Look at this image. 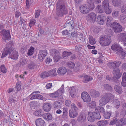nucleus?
<instances>
[{
    "instance_id": "obj_23",
    "label": "nucleus",
    "mask_w": 126,
    "mask_h": 126,
    "mask_svg": "<svg viewBox=\"0 0 126 126\" xmlns=\"http://www.w3.org/2000/svg\"><path fill=\"white\" fill-rule=\"evenodd\" d=\"M43 109L46 112L49 111L51 109V105L49 103H44L43 106Z\"/></svg>"
},
{
    "instance_id": "obj_45",
    "label": "nucleus",
    "mask_w": 126,
    "mask_h": 126,
    "mask_svg": "<svg viewBox=\"0 0 126 126\" xmlns=\"http://www.w3.org/2000/svg\"><path fill=\"white\" fill-rule=\"evenodd\" d=\"M54 105L55 106V108L56 109L60 108L62 106L61 103L57 101L54 102Z\"/></svg>"
},
{
    "instance_id": "obj_34",
    "label": "nucleus",
    "mask_w": 126,
    "mask_h": 126,
    "mask_svg": "<svg viewBox=\"0 0 126 126\" xmlns=\"http://www.w3.org/2000/svg\"><path fill=\"white\" fill-rule=\"evenodd\" d=\"M70 94L72 97H74L76 96V90L75 88L73 87H71L70 89Z\"/></svg>"
},
{
    "instance_id": "obj_29",
    "label": "nucleus",
    "mask_w": 126,
    "mask_h": 126,
    "mask_svg": "<svg viewBox=\"0 0 126 126\" xmlns=\"http://www.w3.org/2000/svg\"><path fill=\"white\" fill-rule=\"evenodd\" d=\"M112 105L115 108L117 109L120 107V102L117 99H115L113 101Z\"/></svg>"
},
{
    "instance_id": "obj_31",
    "label": "nucleus",
    "mask_w": 126,
    "mask_h": 126,
    "mask_svg": "<svg viewBox=\"0 0 126 126\" xmlns=\"http://www.w3.org/2000/svg\"><path fill=\"white\" fill-rule=\"evenodd\" d=\"M88 116L87 119L89 121L91 122H93L94 121V116L93 115V112H89L88 113Z\"/></svg>"
},
{
    "instance_id": "obj_20",
    "label": "nucleus",
    "mask_w": 126,
    "mask_h": 126,
    "mask_svg": "<svg viewBox=\"0 0 126 126\" xmlns=\"http://www.w3.org/2000/svg\"><path fill=\"white\" fill-rule=\"evenodd\" d=\"M118 40L122 42H126V33H121L118 34L117 36Z\"/></svg>"
},
{
    "instance_id": "obj_10",
    "label": "nucleus",
    "mask_w": 126,
    "mask_h": 126,
    "mask_svg": "<svg viewBox=\"0 0 126 126\" xmlns=\"http://www.w3.org/2000/svg\"><path fill=\"white\" fill-rule=\"evenodd\" d=\"M120 72L119 70H117L116 72H115L114 73V74H116V76L112 77V80L111 82L118 84L120 83V81L118 80L121 77V75L119 73Z\"/></svg>"
},
{
    "instance_id": "obj_4",
    "label": "nucleus",
    "mask_w": 126,
    "mask_h": 126,
    "mask_svg": "<svg viewBox=\"0 0 126 126\" xmlns=\"http://www.w3.org/2000/svg\"><path fill=\"white\" fill-rule=\"evenodd\" d=\"M110 26L116 33H120L122 31L123 28L122 26L116 22L111 23Z\"/></svg>"
},
{
    "instance_id": "obj_9",
    "label": "nucleus",
    "mask_w": 126,
    "mask_h": 126,
    "mask_svg": "<svg viewBox=\"0 0 126 126\" xmlns=\"http://www.w3.org/2000/svg\"><path fill=\"white\" fill-rule=\"evenodd\" d=\"M99 42L102 46H107L110 43L111 39L107 37L106 36H104L100 38Z\"/></svg>"
},
{
    "instance_id": "obj_48",
    "label": "nucleus",
    "mask_w": 126,
    "mask_h": 126,
    "mask_svg": "<svg viewBox=\"0 0 126 126\" xmlns=\"http://www.w3.org/2000/svg\"><path fill=\"white\" fill-rule=\"evenodd\" d=\"M34 52V48L32 47H31L28 50L27 55L29 56L32 55L33 54Z\"/></svg>"
},
{
    "instance_id": "obj_14",
    "label": "nucleus",
    "mask_w": 126,
    "mask_h": 126,
    "mask_svg": "<svg viewBox=\"0 0 126 126\" xmlns=\"http://www.w3.org/2000/svg\"><path fill=\"white\" fill-rule=\"evenodd\" d=\"M52 52L54 53L53 55L54 60L55 62H57L61 59L60 53L58 50H54Z\"/></svg>"
},
{
    "instance_id": "obj_18",
    "label": "nucleus",
    "mask_w": 126,
    "mask_h": 126,
    "mask_svg": "<svg viewBox=\"0 0 126 126\" xmlns=\"http://www.w3.org/2000/svg\"><path fill=\"white\" fill-rule=\"evenodd\" d=\"M88 93L91 96L94 98H96L99 97L100 94L99 92L96 91L93 89H90Z\"/></svg>"
},
{
    "instance_id": "obj_6",
    "label": "nucleus",
    "mask_w": 126,
    "mask_h": 126,
    "mask_svg": "<svg viewBox=\"0 0 126 126\" xmlns=\"http://www.w3.org/2000/svg\"><path fill=\"white\" fill-rule=\"evenodd\" d=\"M121 62L120 61H115L113 62H111L108 63V65L110 69H113L114 73L116 72L117 70H119L117 67H118L120 65Z\"/></svg>"
},
{
    "instance_id": "obj_60",
    "label": "nucleus",
    "mask_w": 126,
    "mask_h": 126,
    "mask_svg": "<svg viewBox=\"0 0 126 126\" xmlns=\"http://www.w3.org/2000/svg\"><path fill=\"white\" fill-rule=\"evenodd\" d=\"M67 64L69 68L72 69L74 68L75 66L74 63L71 62H68L67 63Z\"/></svg>"
},
{
    "instance_id": "obj_63",
    "label": "nucleus",
    "mask_w": 126,
    "mask_h": 126,
    "mask_svg": "<svg viewBox=\"0 0 126 126\" xmlns=\"http://www.w3.org/2000/svg\"><path fill=\"white\" fill-rule=\"evenodd\" d=\"M112 15L114 17H117L119 16L118 12L117 11H114L112 12Z\"/></svg>"
},
{
    "instance_id": "obj_38",
    "label": "nucleus",
    "mask_w": 126,
    "mask_h": 126,
    "mask_svg": "<svg viewBox=\"0 0 126 126\" xmlns=\"http://www.w3.org/2000/svg\"><path fill=\"white\" fill-rule=\"evenodd\" d=\"M96 11L98 13H102L104 11V8H103L102 6L101 5H98L96 9Z\"/></svg>"
},
{
    "instance_id": "obj_15",
    "label": "nucleus",
    "mask_w": 126,
    "mask_h": 126,
    "mask_svg": "<svg viewBox=\"0 0 126 126\" xmlns=\"http://www.w3.org/2000/svg\"><path fill=\"white\" fill-rule=\"evenodd\" d=\"M79 8L80 12L83 14H87L90 11L87 7V5L86 4L81 5L79 7Z\"/></svg>"
},
{
    "instance_id": "obj_54",
    "label": "nucleus",
    "mask_w": 126,
    "mask_h": 126,
    "mask_svg": "<svg viewBox=\"0 0 126 126\" xmlns=\"http://www.w3.org/2000/svg\"><path fill=\"white\" fill-rule=\"evenodd\" d=\"M49 76V73L47 72H43L40 75L41 78L44 79L45 78Z\"/></svg>"
},
{
    "instance_id": "obj_61",
    "label": "nucleus",
    "mask_w": 126,
    "mask_h": 126,
    "mask_svg": "<svg viewBox=\"0 0 126 126\" xmlns=\"http://www.w3.org/2000/svg\"><path fill=\"white\" fill-rule=\"evenodd\" d=\"M106 34L110 35H112L113 32L111 29H107L106 30Z\"/></svg>"
},
{
    "instance_id": "obj_13",
    "label": "nucleus",
    "mask_w": 126,
    "mask_h": 126,
    "mask_svg": "<svg viewBox=\"0 0 126 126\" xmlns=\"http://www.w3.org/2000/svg\"><path fill=\"white\" fill-rule=\"evenodd\" d=\"M105 19L106 17L105 16L102 15H99L97 17L96 22L99 24L103 25Z\"/></svg>"
},
{
    "instance_id": "obj_49",
    "label": "nucleus",
    "mask_w": 126,
    "mask_h": 126,
    "mask_svg": "<svg viewBox=\"0 0 126 126\" xmlns=\"http://www.w3.org/2000/svg\"><path fill=\"white\" fill-rule=\"evenodd\" d=\"M0 71L3 73H6L7 72V69L4 64H2L0 66Z\"/></svg>"
},
{
    "instance_id": "obj_64",
    "label": "nucleus",
    "mask_w": 126,
    "mask_h": 126,
    "mask_svg": "<svg viewBox=\"0 0 126 126\" xmlns=\"http://www.w3.org/2000/svg\"><path fill=\"white\" fill-rule=\"evenodd\" d=\"M36 23V20L34 19H32L30 20V22L29 23L30 26L34 25Z\"/></svg>"
},
{
    "instance_id": "obj_40",
    "label": "nucleus",
    "mask_w": 126,
    "mask_h": 126,
    "mask_svg": "<svg viewBox=\"0 0 126 126\" xmlns=\"http://www.w3.org/2000/svg\"><path fill=\"white\" fill-rule=\"evenodd\" d=\"M26 9H29L30 8V6L32 3V0H26Z\"/></svg>"
},
{
    "instance_id": "obj_12",
    "label": "nucleus",
    "mask_w": 126,
    "mask_h": 126,
    "mask_svg": "<svg viewBox=\"0 0 126 126\" xmlns=\"http://www.w3.org/2000/svg\"><path fill=\"white\" fill-rule=\"evenodd\" d=\"M81 96L82 99L85 102H88L91 100V98L89 94L86 92H83L81 94Z\"/></svg>"
},
{
    "instance_id": "obj_11",
    "label": "nucleus",
    "mask_w": 126,
    "mask_h": 126,
    "mask_svg": "<svg viewBox=\"0 0 126 126\" xmlns=\"http://www.w3.org/2000/svg\"><path fill=\"white\" fill-rule=\"evenodd\" d=\"M96 18V15L95 13L93 12L90 13L86 17V19L91 22H95Z\"/></svg>"
},
{
    "instance_id": "obj_55",
    "label": "nucleus",
    "mask_w": 126,
    "mask_h": 126,
    "mask_svg": "<svg viewBox=\"0 0 126 126\" xmlns=\"http://www.w3.org/2000/svg\"><path fill=\"white\" fill-rule=\"evenodd\" d=\"M35 66V64L32 62H31L28 65V68L30 69H34Z\"/></svg>"
},
{
    "instance_id": "obj_41",
    "label": "nucleus",
    "mask_w": 126,
    "mask_h": 126,
    "mask_svg": "<svg viewBox=\"0 0 126 126\" xmlns=\"http://www.w3.org/2000/svg\"><path fill=\"white\" fill-rule=\"evenodd\" d=\"M112 112L111 111H108L104 113V115L105 118L108 119L110 118Z\"/></svg>"
},
{
    "instance_id": "obj_24",
    "label": "nucleus",
    "mask_w": 126,
    "mask_h": 126,
    "mask_svg": "<svg viewBox=\"0 0 126 126\" xmlns=\"http://www.w3.org/2000/svg\"><path fill=\"white\" fill-rule=\"evenodd\" d=\"M35 123L36 126H43L45 121L42 119L39 118L36 120Z\"/></svg>"
},
{
    "instance_id": "obj_56",
    "label": "nucleus",
    "mask_w": 126,
    "mask_h": 126,
    "mask_svg": "<svg viewBox=\"0 0 126 126\" xmlns=\"http://www.w3.org/2000/svg\"><path fill=\"white\" fill-rule=\"evenodd\" d=\"M21 85L20 82H17L16 86V89L17 91H20L21 89Z\"/></svg>"
},
{
    "instance_id": "obj_43",
    "label": "nucleus",
    "mask_w": 126,
    "mask_h": 126,
    "mask_svg": "<svg viewBox=\"0 0 126 126\" xmlns=\"http://www.w3.org/2000/svg\"><path fill=\"white\" fill-rule=\"evenodd\" d=\"M94 32L96 34H97L101 31V28L98 26H94L93 28Z\"/></svg>"
},
{
    "instance_id": "obj_17",
    "label": "nucleus",
    "mask_w": 126,
    "mask_h": 126,
    "mask_svg": "<svg viewBox=\"0 0 126 126\" xmlns=\"http://www.w3.org/2000/svg\"><path fill=\"white\" fill-rule=\"evenodd\" d=\"M47 53V51L45 49L44 50H40L38 55V58L40 61H42L46 56Z\"/></svg>"
},
{
    "instance_id": "obj_26",
    "label": "nucleus",
    "mask_w": 126,
    "mask_h": 126,
    "mask_svg": "<svg viewBox=\"0 0 126 126\" xmlns=\"http://www.w3.org/2000/svg\"><path fill=\"white\" fill-rule=\"evenodd\" d=\"M43 118L47 121H50L52 120V118L51 114L49 113H46L43 115Z\"/></svg>"
},
{
    "instance_id": "obj_22",
    "label": "nucleus",
    "mask_w": 126,
    "mask_h": 126,
    "mask_svg": "<svg viewBox=\"0 0 126 126\" xmlns=\"http://www.w3.org/2000/svg\"><path fill=\"white\" fill-rule=\"evenodd\" d=\"M81 78L82 79L83 82L85 83L93 79L91 77L85 75H82Z\"/></svg>"
},
{
    "instance_id": "obj_25",
    "label": "nucleus",
    "mask_w": 126,
    "mask_h": 126,
    "mask_svg": "<svg viewBox=\"0 0 126 126\" xmlns=\"http://www.w3.org/2000/svg\"><path fill=\"white\" fill-rule=\"evenodd\" d=\"M66 69L65 68L63 67L59 68L57 71L58 73L61 75H64L66 73Z\"/></svg>"
},
{
    "instance_id": "obj_5",
    "label": "nucleus",
    "mask_w": 126,
    "mask_h": 126,
    "mask_svg": "<svg viewBox=\"0 0 126 126\" xmlns=\"http://www.w3.org/2000/svg\"><path fill=\"white\" fill-rule=\"evenodd\" d=\"M111 48L112 50L115 51L117 54L120 53L123 57H125V52L123 51V49L119 45L116 44L112 45L111 47Z\"/></svg>"
},
{
    "instance_id": "obj_44",
    "label": "nucleus",
    "mask_w": 126,
    "mask_h": 126,
    "mask_svg": "<svg viewBox=\"0 0 126 126\" xmlns=\"http://www.w3.org/2000/svg\"><path fill=\"white\" fill-rule=\"evenodd\" d=\"M34 114L37 116H41L43 114L42 111L41 110L35 111L34 113Z\"/></svg>"
},
{
    "instance_id": "obj_28",
    "label": "nucleus",
    "mask_w": 126,
    "mask_h": 126,
    "mask_svg": "<svg viewBox=\"0 0 126 126\" xmlns=\"http://www.w3.org/2000/svg\"><path fill=\"white\" fill-rule=\"evenodd\" d=\"M27 61L26 59L23 57H21L20 59L19 63L17 64L18 66H20L21 65L23 66L26 64Z\"/></svg>"
},
{
    "instance_id": "obj_51",
    "label": "nucleus",
    "mask_w": 126,
    "mask_h": 126,
    "mask_svg": "<svg viewBox=\"0 0 126 126\" xmlns=\"http://www.w3.org/2000/svg\"><path fill=\"white\" fill-rule=\"evenodd\" d=\"M113 20L112 18L110 16H108L107 20L106 25L107 26H110L111 25V22Z\"/></svg>"
},
{
    "instance_id": "obj_52",
    "label": "nucleus",
    "mask_w": 126,
    "mask_h": 126,
    "mask_svg": "<svg viewBox=\"0 0 126 126\" xmlns=\"http://www.w3.org/2000/svg\"><path fill=\"white\" fill-rule=\"evenodd\" d=\"M49 76H54L56 75V70L54 69L49 72Z\"/></svg>"
},
{
    "instance_id": "obj_2",
    "label": "nucleus",
    "mask_w": 126,
    "mask_h": 126,
    "mask_svg": "<svg viewBox=\"0 0 126 126\" xmlns=\"http://www.w3.org/2000/svg\"><path fill=\"white\" fill-rule=\"evenodd\" d=\"M114 98L113 95L107 93L104 94L99 101L100 105L103 106L110 101H112Z\"/></svg>"
},
{
    "instance_id": "obj_7",
    "label": "nucleus",
    "mask_w": 126,
    "mask_h": 126,
    "mask_svg": "<svg viewBox=\"0 0 126 126\" xmlns=\"http://www.w3.org/2000/svg\"><path fill=\"white\" fill-rule=\"evenodd\" d=\"M109 3L108 0H104L102 2V6L105 13L107 14H110L112 11L111 7L109 6Z\"/></svg>"
},
{
    "instance_id": "obj_30",
    "label": "nucleus",
    "mask_w": 126,
    "mask_h": 126,
    "mask_svg": "<svg viewBox=\"0 0 126 126\" xmlns=\"http://www.w3.org/2000/svg\"><path fill=\"white\" fill-rule=\"evenodd\" d=\"M78 111H73L69 110V115L70 117L73 118L77 117L78 115Z\"/></svg>"
},
{
    "instance_id": "obj_35",
    "label": "nucleus",
    "mask_w": 126,
    "mask_h": 126,
    "mask_svg": "<svg viewBox=\"0 0 126 126\" xmlns=\"http://www.w3.org/2000/svg\"><path fill=\"white\" fill-rule=\"evenodd\" d=\"M114 88L115 91L118 93L121 94L123 92L121 87L118 85H115L114 86Z\"/></svg>"
},
{
    "instance_id": "obj_47",
    "label": "nucleus",
    "mask_w": 126,
    "mask_h": 126,
    "mask_svg": "<svg viewBox=\"0 0 126 126\" xmlns=\"http://www.w3.org/2000/svg\"><path fill=\"white\" fill-rule=\"evenodd\" d=\"M8 101L9 103L11 104V105H12V104L13 103H15L16 102L15 100L14 99V98L12 95L9 97Z\"/></svg>"
},
{
    "instance_id": "obj_53",
    "label": "nucleus",
    "mask_w": 126,
    "mask_h": 126,
    "mask_svg": "<svg viewBox=\"0 0 126 126\" xmlns=\"http://www.w3.org/2000/svg\"><path fill=\"white\" fill-rule=\"evenodd\" d=\"M63 114L62 115L63 118H65L67 117L68 115V109L67 108H64L63 109Z\"/></svg>"
},
{
    "instance_id": "obj_46",
    "label": "nucleus",
    "mask_w": 126,
    "mask_h": 126,
    "mask_svg": "<svg viewBox=\"0 0 126 126\" xmlns=\"http://www.w3.org/2000/svg\"><path fill=\"white\" fill-rule=\"evenodd\" d=\"M95 110L100 113H104V109L102 107H97L95 108Z\"/></svg>"
},
{
    "instance_id": "obj_27",
    "label": "nucleus",
    "mask_w": 126,
    "mask_h": 126,
    "mask_svg": "<svg viewBox=\"0 0 126 126\" xmlns=\"http://www.w3.org/2000/svg\"><path fill=\"white\" fill-rule=\"evenodd\" d=\"M68 27H70V30H65L63 31L62 32L63 34V35H68L69 33H70V32H71L72 30L73 29V27L71 24L70 23H68Z\"/></svg>"
},
{
    "instance_id": "obj_8",
    "label": "nucleus",
    "mask_w": 126,
    "mask_h": 126,
    "mask_svg": "<svg viewBox=\"0 0 126 126\" xmlns=\"http://www.w3.org/2000/svg\"><path fill=\"white\" fill-rule=\"evenodd\" d=\"M0 33L2 39L4 40H7L11 38V36L9 30L3 29L0 31Z\"/></svg>"
},
{
    "instance_id": "obj_16",
    "label": "nucleus",
    "mask_w": 126,
    "mask_h": 126,
    "mask_svg": "<svg viewBox=\"0 0 126 126\" xmlns=\"http://www.w3.org/2000/svg\"><path fill=\"white\" fill-rule=\"evenodd\" d=\"M9 54V58L14 60H17L18 58V53L16 51L12 50L8 54Z\"/></svg>"
},
{
    "instance_id": "obj_59",
    "label": "nucleus",
    "mask_w": 126,
    "mask_h": 126,
    "mask_svg": "<svg viewBox=\"0 0 126 126\" xmlns=\"http://www.w3.org/2000/svg\"><path fill=\"white\" fill-rule=\"evenodd\" d=\"M72 110H70L73 111H77L78 109L77 107L74 103H72L71 105Z\"/></svg>"
},
{
    "instance_id": "obj_32",
    "label": "nucleus",
    "mask_w": 126,
    "mask_h": 126,
    "mask_svg": "<svg viewBox=\"0 0 126 126\" xmlns=\"http://www.w3.org/2000/svg\"><path fill=\"white\" fill-rule=\"evenodd\" d=\"M122 85L124 87H126V73H124L123 74L122 81L121 82Z\"/></svg>"
},
{
    "instance_id": "obj_36",
    "label": "nucleus",
    "mask_w": 126,
    "mask_h": 126,
    "mask_svg": "<svg viewBox=\"0 0 126 126\" xmlns=\"http://www.w3.org/2000/svg\"><path fill=\"white\" fill-rule=\"evenodd\" d=\"M120 19L122 23H126V15L123 14H121L120 16Z\"/></svg>"
},
{
    "instance_id": "obj_50",
    "label": "nucleus",
    "mask_w": 126,
    "mask_h": 126,
    "mask_svg": "<svg viewBox=\"0 0 126 126\" xmlns=\"http://www.w3.org/2000/svg\"><path fill=\"white\" fill-rule=\"evenodd\" d=\"M89 40L90 43L92 45H94L95 44V38L92 36H91L89 37Z\"/></svg>"
},
{
    "instance_id": "obj_33",
    "label": "nucleus",
    "mask_w": 126,
    "mask_h": 126,
    "mask_svg": "<svg viewBox=\"0 0 126 126\" xmlns=\"http://www.w3.org/2000/svg\"><path fill=\"white\" fill-rule=\"evenodd\" d=\"M109 123L107 120H101L98 121L97 123V125L99 126H105L107 125Z\"/></svg>"
},
{
    "instance_id": "obj_39",
    "label": "nucleus",
    "mask_w": 126,
    "mask_h": 126,
    "mask_svg": "<svg viewBox=\"0 0 126 126\" xmlns=\"http://www.w3.org/2000/svg\"><path fill=\"white\" fill-rule=\"evenodd\" d=\"M72 54V53L70 52L64 51L62 53V56L63 58L65 59V57L71 55Z\"/></svg>"
},
{
    "instance_id": "obj_21",
    "label": "nucleus",
    "mask_w": 126,
    "mask_h": 126,
    "mask_svg": "<svg viewBox=\"0 0 126 126\" xmlns=\"http://www.w3.org/2000/svg\"><path fill=\"white\" fill-rule=\"evenodd\" d=\"M87 1V7L89 11L92 10L94 8L93 1L92 0H89Z\"/></svg>"
},
{
    "instance_id": "obj_42",
    "label": "nucleus",
    "mask_w": 126,
    "mask_h": 126,
    "mask_svg": "<svg viewBox=\"0 0 126 126\" xmlns=\"http://www.w3.org/2000/svg\"><path fill=\"white\" fill-rule=\"evenodd\" d=\"M121 0H113L112 1L113 5L114 6H118L121 3Z\"/></svg>"
},
{
    "instance_id": "obj_37",
    "label": "nucleus",
    "mask_w": 126,
    "mask_h": 126,
    "mask_svg": "<svg viewBox=\"0 0 126 126\" xmlns=\"http://www.w3.org/2000/svg\"><path fill=\"white\" fill-rule=\"evenodd\" d=\"M94 120H99L101 118V116L99 113L96 112H93Z\"/></svg>"
},
{
    "instance_id": "obj_3",
    "label": "nucleus",
    "mask_w": 126,
    "mask_h": 126,
    "mask_svg": "<svg viewBox=\"0 0 126 126\" xmlns=\"http://www.w3.org/2000/svg\"><path fill=\"white\" fill-rule=\"evenodd\" d=\"M14 45V43L12 41L9 42L6 44V47L5 48L2 52L1 58L6 57L10 52L12 50V48Z\"/></svg>"
},
{
    "instance_id": "obj_57",
    "label": "nucleus",
    "mask_w": 126,
    "mask_h": 126,
    "mask_svg": "<svg viewBox=\"0 0 126 126\" xmlns=\"http://www.w3.org/2000/svg\"><path fill=\"white\" fill-rule=\"evenodd\" d=\"M88 106L92 108H94L96 106V103L95 101H92L88 104Z\"/></svg>"
},
{
    "instance_id": "obj_19",
    "label": "nucleus",
    "mask_w": 126,
    "mask_h": 126,
    "mask_svg": "<svg viewBox=\"0 0 126 126\" xmlns=\"http://www.w3.org/2000/svg\"><path fill=\"white\" fill-rule=\"evenodd\" d=\"M86 118V114L81 113L78 117L77 120L80 123H82L85 120Z\"/></svg>"
},
{
    "instance_id": "obj_58",
    "label": "nucleus",
    "mask_w": 126,
    "mask_h": 126,
    "mask_svg": "<svg viewBox=\"0 0 126 126\" xmlns=\"http://www.w3.org/2000/svg\"><path fill=\"white\" fill-rule=\"evenodd\" d=\"M41 11L40 10H36L35 12V17L36 18H38L40 15Z\"/></svg>"
},
{
    "instance_id": "obj_1",
    "label": "nucleus",
    "mask_w": 126,
    "mask_h": 126,
    "mask_svg": "<svg viewBox=\"0 0 126 126\" xmlns=\"http://www.w3.org/2000/svg\"><path fill=\"white\" fill-rule=\"evenodd\" d=\"M56 15L59 16L61 17L63 14L68 13L63 0H58L57 3Z\"/></svg>"
},
{
    "instance_id": "obj_62",
    "label": "nucleus",
    "mask_w": 126,
    "mask_h": 126,
    "mask_svg": "<svg viewBox=\"0 0 126 126\" xmlns=\"http://www.w3.org/2000/svg\"><path fill=\"white\" fill-rule=\"evenodd\" d=\"M58 93L59 92L60 95H62L64 91V86L62 85L61 87L57 91Z\"/></svg>"
}]
</instances>
